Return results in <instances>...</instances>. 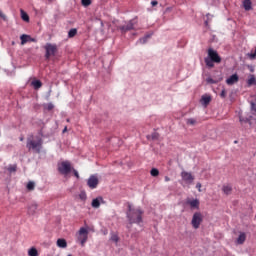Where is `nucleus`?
<instances>
[{"label":"nucleus","mask_w":256,"mask_h":256,"mask_svg":"<svg viewBox=\"0 0 256 256\" xmlns=\"http://www.w3.org/2000/svg\"><path fill=\"white\" fill-rule=\"evenodd\" d=\"M127 219L130 225H133V223L139 225V223H143V212L139 208H133L131 204H128Z\"/></svg>","instance_id":"f257e3e1"},{"label":"nucleus","mask_w":256,"mask_h":256,"mask_svg":"<svg viewBox=\"0 0 256 256\" xmlns=\"http://www.w3.org/2000/svg\"><path fill=\"white\" fill-rule=\"evenodd\" d=\"M26 147L28 151H34V153H41V149H43V138L40 136H29L27 138Z\"/></svg>","instance_id":"f03ea898"},{"label":"nucleus","mask_w":256,"mask_h":256,"mask_svg":"<svg viewBox=\"0 0 256 256\" xmlns=\"http://www.w3.org/2000/svg\"><path fill=\"white\" fill-rule=\"evenodd\" d=\"M44 49L46 51L45 59L47 60L51 59V57H55V55H57V51H59L57 44H51V43H46V45L44 46Z\"/></svg>","instance_id":"7ed1b4c3"},{"label":"nucleus","mask_w":256,"mask_h":256,"mask_svg":"<svg viewBox=\"0 0 256 256\" xmlns=\"http://www.w3.org/2000/svg\"><path fill=\"white\" fill-rule=\"evenodd\" d=\"M89 239V231H87V228H80L77 240L81 244L82 247H85V243H87V240Z\"/></svg>","instance_id":"20e7f679"},{"label":"nucleus","mask_w":256,"mask_h":256,"mask_svg":"<svg viewBox=\"0 0 256 256\" xmlns=\"http://www.w3.org/2000/svg\"><path fill=\"white\" fill-rule=\"evenodd\" d=\"M58 171L61 175H69L71 173V162L63 161L58 164Z\"/></svg>","instance_id":"39448f33"},{"label":"nucleus","mask_w":256,"mask_h":256,"mask_svg":"<svg viewBox=\"0 0 256 256\" xmlns=\"http://www.w3.org/2000/svg\"><path fill=\"white\" fill-rule=\"evenodd\" d=\"M201 223H203V215L201 212H195L191 221L192 227L194 229H199V227H201Z\"/></svg>","instance_id":"423d86ee"},{"label":"nucleus","mask_w":256,"mask_h":256,"mask_svg":"<svg viewBox=\"0 0 256 256\" xmlns=\"http://www.w3.org/2000/svg\"><path fill=\"white\" fill-rule=\"evenodd\" d=\"M181 178L186 183V185H192L193 181H195V176L187 171L181 172Z\"/></svg>","instance_id":"0eeeda50"},{"label":"nucleus","mask_w":256,"mask_h":256,"mask_svg":"<svg viewBox=\"0 0 256 256\" xmlns=\"http://www.w3.org/2000/svg\"><path fill=\"white\" fill-rule=\"evenodd\" d=\"M208 57L213 61V63H221V56H219V53L212 48L208 49Z\"/></svg>","instance_id":"6e6552de"},{"label":"nucleus","mask_w":256,"mask_h":256,"mask_svg":"<svg viewBox=\"0 0 256 256\" xmlns=\"http://www.w3.org/2000/svg\"><path fill=\"white\" fill-rule=\"evenodd\" d=\"M121 33H127V31H133L135 29V20H130L127 25L119 27Z\"/></svg>","instance_id":"1a4fd4ad"},{"label":"nucleus","mask_w":256,"mask_h":256,"mask_svg":"<svg viewBox=\"0 0 256 256\" xmlns=\"http://www.w3.org/2000/svg\"><path fill=\"white\" fill-rule=\"evenodd\" d=\"M87 185L90 189H97V185H99V179L96 176H90Z\"/></svg>","instance_id":"9d476101"},{"label":"nucleus","mask_w":256,"mask_h":256,"mask_svg":"<svg viewBox=\"0 0 256 256\" xmlns=\"http://www.w3.org/2000/svg\"><path fill=\"white\" fill-rule=\"evenodd\" d=\"M20 39H21V45H25V43H29V41L32 43H37V40L35 38H32L31 36L26 34L21 35Z\"/></svg>","instance_id":"9b49d317"},{"label":"nucleus","mask_w":256,"mask_h":256,"mask_svg":"<svg viewBox=\"0 0 256 256\" xmlns=\"http://www.w3.org/2000/svg\"><path fill=\"white\" fill-rule=\"evenodd\" d=\"M226 83L228 85H235V83H239V75L233 74L227 80Z\"/></svg>","instance_id":"f8f14e48"},{"label":"nucleus","mask_w":256,"mask_h":256,"mask_svg":"<svg viewBox=\"0 0 256 256\" xmlns=\"http://www.w3.org/2000/svg\"><path fill=\"white\" fill-rule=\"evenodd\" d=\"M242 5L246 11L253 9V2L251 0H242Z\"/></svg>","instance_id":"ddd939ff"},{"label":"nucleus","mask_w":256,"mask_h":256,"mask_svg":"<svg viewBox=\"0 0 256 256\" xmlns=\"http://www.w3.org/2000/svg\"><path fill=\"white\" fill-rule=\"evenodd\" d=\"M101 201H103V197H98L92 200V207L94 209H99L101 207Z\"/></svg>","instance_id":"4468645a"},{"label":"nucleus","mask_w":256,"mask_h":256,"mask_svg":"<svg viewBox=\"0 0 256 256\" xmlns=\"http://www.w3.org/2000/svg\"><path fill=\"white\" fill-rule=\"evenodd\" d=\"M247 239V234H245V232H241L237 238V244L238 245H243V243H245Z\"/></svg>","instance_id":"2eb2a0df"},{"label":"nucleus","mask_w":256,"mask_h":256,"mask_svg":"<svg viewBox=\"0 0 256 256\" xmlns=\"http://www.w3.org/2000/svg\"><path fill=\"white\" fill-rule=\"evenodd\" d=\"M222 191L224 195H231V193L233 192V186H231V184L224 185L222 187Z\"/></svg>","instance_id":"dca6fc26"},{"label":"nucleus","mask_w":256,"mask_h":256,"mask_svg":"<svg viewBox=\"0 0 256 256\" xmlns=\"http://www.w3.org/2000/svg\"><path fill=\"white\" fill-rule=\"evenodd\" d=\"M187 204L190 205L192 209H199V200H188Z\"/></svg>","instance_id":"f3484780"},{"label":"nucleus","mask_w":256,"mask_h":256,"mask_svg":"<svg viewBox=\"0 0 256 256\" xmlns=\"http://www.w3.org/2000/svg\"><path fill=\"white\" fill-rule=\"evenodd\" d=\"M37 213V204H31L28 206V215H35Z\"/></svg>","instance_id":"a211bd4d"},{"label":"nucleus","mask_w":256,"mask_h":256,"mask_svg":"<svg viewBox=\"0 0 256 256\" xmlns=\"http://www.w3.org/2000/svg\"><path fill=\"white\" fill-rule=\"evenodd\" d=\"M32 87H34V89H41V87H43V83L40 80H33L31 82Z\"/></svg>","instance_id":"6ab92c4d"},{"label":"nucleus","mask_w":256,"mask_h":256,"mask_svg":"<svg viewBox=\"0 0 256 256\" xmlns=\"http://www.w3.org/2000/svg\"><path fill=\"white\" fill-rule=\"evenodd\" d=\"M57 245H58V247H60L61 249H65V247H67V240L60 238V239L57 240Z\"/></svg>","instance_id":"aec40b11"},{"label":"nucleus","mask_w":256,"mask_h":256,"mask_svg":"<svg viewBox=\"0 0 256 256\" xmlns=\"http://www.w3.org/2000/svg\"><path fill=\"white\" fill-rule=\"evenodd\" d=\"M29 256H39V251H37V248L32 247L28 250Z\"/></svg>","instance_id":"412c9836"},{"label":"nucleus","mask_w":256,"mask_h":256,"mask_svg":"<svg viewBox=\"0 0 256 256\" xmlns=\"http://www.w3.org/2000/svg\"><path fill=\"white\" fill-rule=\"evenodd\" d=\"M75 35H77V28L70 29L68 32L69 39H73V37H75Z\"/></svg>","instance_id":"4be33fe9"},{"label":"nucleus","mask_w":256,"mask_h":256,"mask_svg":"<svg viewBox=\"0 0 256 256\" xmlns=\"http://www.w3.org/2000/svg\"><path fill=\"white\" fill-rule=\"evenodd\" d=\"M201 101L203 105H209L211 103V96H202Z\"/></svg>","instance_id":"5701e85b"},{"label":"nucleus","mask_w":256,"mask_h":256,"mask_svg":"<svg viewBox=\"0 0 256 256\" xmlns=\"http://www.w3.org/2000/svg\"><path fill=\"white\" fill-rule=\"evenodd\" d=\"M249 87H251V85H256V78L255 75H251L250 78L247 81Z\"/></svg>","instance_id":"b1692460"},{"label":"nucleus","mask_w":256,"mask_h":256,"mask_svg":"<svg viewBox=\"0 0 256 256\" xmlns=\"http://www.w3.org/2000/svg\"><path fill=\"white\" fill-rule=\"evenodd\" d=\"M205 64L207 65V67H209L210 69H213V67H215V64L213 63V61L209 58H205Z\"/></svg>","instance_id":"393cba45"},{"label":"nucleus","mask_w":256,"mask_h":256,"mask_svg":"<svg viewBox=\"0 0 256 256\" xmlns=\"http://www.w3.org/2000/svg\"><path fill=\"white\" fill-rule=\"evenodd\" d=\"M20 13H21V18L23 19V21L29 22V14H27L23 10H20Z\"/></svg>","instance_id":"a878e982"},{"label":"nucleus","mask_w":256,"mask_h":256,"mask_svg":"<svg viewBox=\"0 0 256 256\" xmlns=\"http://www.w3.org/2000/svg\"><path fill=\"white\" fill-rule=\"evenodd\" d=\"M152 177H159V170L157 168H152L150 171Z\"/></svg>","instance_id":"bb28decb"},{"label":"nucleus","mask_w":256,"mask_h":256,"mask_svg":"<svg viewBox=\"0 0 256 256\" xmlns=\"http://www.w3.org/2000/svg\"><path fill=\"white\" fill-rule=\"evenodd\" d=\"M110 240L113 241L114 243H119V235L112 233Z\"/></svg>","instance_id":"cd10ccee"},{"label":"nucleus","mask_w":256,"mask_h":256,"mask_svg":"<svg viewBox=\"0 0 256 256\" xmlns=\"http://www.w3.org/2000/svg\"><path fill=\"white\" fill-rule=\"evenodd\" d=\"M27 189L28 191H33L35 189V182H28Z\"/></svg>","instance_id":"c85d7f7f"},{"label":"nucleus","mask_w":256,"mask_h":256,"mask_svg":"<svg viewBox=\"0 0 256 256\" xmlns=\"http://www.w3.org/2000/svg\"><path fill=\"white\" fill-rule=\"evenodd\" d=\"M187 125H195L197 123V120L195 118H189L186 120Z\"/></svg>","instance_id":"c756f323"},{"label":"nucleus","mask_w":256,"mask_h":256,"mask_svg":"<svg viewBox=\"0 0 256 256\" xmlns=\"http://www.w3.org/2000/svg\"><path fill=\"white\" fill-rule=\"evenodd\" d=\"M149 37H151V36L146 35L145 37L140 38L139 41H138V43H142V44L147 43V39H149Z\"/></svg>","instance_id":"7c9ffc66"},{"label":"nucleus","mask_w":256,"mask_h":256,"mask_svg":"<svg viewBox=\"0 0 256 256\" xmlns=\"http://www.w3.org/2000/svg\"><path fill=\"white\" fill-rule=\"evenodd\" d=\"M157 139H159V133H157V132L152 133L151 140L157 141Z\"/></svg>","instance_id":"2f4dec72"},{"label":"nucleus","mask_w":256,"mask_h":256,"mask_svg":"<svg viewBox=\"0 0 256 256\" xmlns=\"http://www.w3.org/2000/svg\"><path fill=\"white\" fill-rule=\"evenodd\" d=\"M8 171L10 173H15V171H17V165H12L8 167Z\"/></svg>","instance_id":"473e14b6"},{"label":"nucleus","mask_w":256,"mask_h":256,"mask_svg":"<svg viewBox=\"0 0 256 256\" xmlns=\"http://www.w3.org/2000/svg\"><path fill=\"white\" fill-rule=\"evenodd\" d=\"M206 82L209 83L210 85H215L217 83V81L214 80L213 78H207Z\"/></svg>","instance_id":"72a5a7b5"},{"label":"nucleus","mask_w":256,"mask_h":256,"mask_svg":"<svg viewBox=\"0 0 256 256\" xmlns=\"http://www.w3.org/2000/svg\"><path fill=\"white\" fill-rule=\"evenodd\" d=\"M82 5L84 7H89V5H91V0H82Z\"/></svg>","instance_id":"f704fd0d"},{"label":"nucleus","mask_w":256,"mask_h":256,"mask_svg":"<svg viewBox=\"0 0 256 256\" xmlns=\"http://www.w3.org/2000/svg\"><path fill=\"white\" fill-rule=\"evenodd\" d=\"M220 97H221L222 99H225V97H227V90L223 89V90L221 91V93H220Z\"/></svg>","instance_id":"c9c22d12"},{"label":"nucleus","mask_w":256,"mask_h":256,"mask_svg":"<svg viewBox=\"0 0 256 256\" xmlns=\"http://www.w3.org/2000/svg\"><path fill=\"white\" fill-rule=\"evenodd\" d=\"M54 107L55 106L52 103H49V104L46 105L47 111H53Z\"/></svg>","instance_id":"e433bc0d"},{"label":"nucleus","mask_w":256,"mask_h":256,"mask_svg":"<svg viewBox=\"0 0 256 256\" xmlns=\"http://www.w3.org/2000/svg\"><path fill=\"white\" fill-rule=\"evenodd\" d=\"M239 121H240V123H249V121H251V120L240 116Z\"/></svg>","instance_id":"4c0bfd02"},{"label":"nucleus","mask_w":256,"mask_h":256,"mask_svg":"<svg viewBox=\"0 0 256 256\" xmlns=\"http://www.w3.org/2000/svg\"><path fill=\"white\" fill-rule=\"evenodd\" d=\"M79 198H80L82 201H85V199H87V194H85V192H81L80 195H79Z\"/></svg>","instance_id":"58836bf2"},{"label":"nucleus","mask_w":256,"mask_h":256,"mask_svg":"<svg viewBox=\"0 0 256 256\" xmlns=\"http://www.w3.org/2000/svg\"><path fill=\"white\" fill-rule=\"evenodd\" d=\"M201 187H202L201 183L198 182V183L196 184V189H198L199 193H201Z\"/></svg>","instance_id":"ea45409f"},{"label":"nucleus","mask_w":256,"mask_h":256,"mask_svg":"<svg viewBox=\"0 0 256 256\" xmlns=\"http://www.w3.org/2000/svg\"><path fill=\"white\" fill-rule=\"evenodd\" d=\"M151 5H152V7H155V6L159 5V2L154 0V1L151 2Z\"/></svg>","instance_id":"a19ab883"},{"label":"nucleus","mask_w":256,"mask_h":256,"mask_svg":"<svg viewBox=\"0 0 256 256\" xmlns=\"http://www.w3.org/2000/svg\"><path fill=\"white\" fill-rule=\"evenodd\" d=\"M73 173L76 176V179H79V172H77V170L73 169Z\"/></svg>","instance_id":"79ce46f5"},{"label":"nucleus","mask_w":256,"mask_h":256,"mask_svg":"<svg viewBox=\"0 0 256 256\" xmlns=\"http://www.w3.org/2000/svg\"><path fill=\"white\" fill-rule=\"evenodd\" d=\"M251 109H252V111H256V105H255V103H251Z\"/></svg>","instance_id":"37998d69"},{"label":"nucleus","mask_w":256,"mask_h":256,"mask_svg":"<svg viewBox=\"0 0 256 256\" xmlns=\"http://www.w3.org/2000/svg\"><path fill=\"white\" fill-rule=\"evenodd\" d=\"M164 181H166V183H169V181H171V178H169V176H165Z\"/></svg>","instance_id":"c03bdc74"},{"label":"nucleus","mask_w":256,"mask_h":256,"mask_svg":"<svg viewBox=\"0 0 256 256\" xmlns=\"http://www.w3.org/2000/svg\"><path fill=\"white\" fill-rule=\"evenodd\" d=\"M39 137H43V129L39 131Z\"/></svg>","instance_id":"a18cd8bd"},{"label":"nucleus","mask_w":256,"mask_h":256,"mask_svg":"<svg viewBox=\"0 0 256 256\" xmlns=\"http://www.w3.org/2000/svg\"><path fill=\"white\" fill-rule=\"evenodd\" d=\"M0 17H2L3 19H5V14L3 12L0 11Z\"/></svg>","instance_id":"49530a36"},{"label":"nucleus","mask_w":256,"mask_h":256,"mask_svg":"<svg viewBox=\"0 0 256 256\" xmlns=\"http://www.w3.org/2000/svg\"><path fill=\"white\" fill-rule=\"evenodd\" d=\"M19 141H25V137L20 136Z\"/></svg>","instance_id":"de8ad7c7"},{"label":"nucleus","mask_w":256,"mask_h":256,"mask_svg":"<svg viewBox=\"0 0 256 256\" xmlns=\"http://www.w3.org/2000/svg\"><path fill=\"white\" fill-rule=\"evenodd\" d=\"M65 132H67V127H65V128L63 129V133H65Z\"/></svg>","instance_id":"09e8293b"},{"label":"nucleus","mask_w":256,"mask_h":256,"mask_svg":"<svg viewBox=\"0 0 256 256\" xmlns=\"http://www.w3.org/2000/svg\"><path fill=\"white\" fill-rule=\"evenodd\" d=\"M68 256H71V254H69Z\"/></svg>","instance_id":"8fccbe9b"}]
</instances>
